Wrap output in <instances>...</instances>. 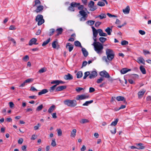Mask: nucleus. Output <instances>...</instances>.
Wrapping results in <instances>:
<instances>
[{
    "instance_id": "f257e3e1",
    "label": "nucleus",
    "mask_w": 151,
    "mask_h": 151,
    "mask_svg": "<svg viewBox=\"0 0 151 151\" xmlns=\"http://www.w3.org/2000/svg\"><path fill=\"white\" fill-rule=\"evenodd\" d=\"M93 45L94 47V50L95 51L99 54L101 55L103 52V49L104 47L103 45L101 43Z\"/></svg>"
},
{
    "instance_id": "f03ea898",
    "label": "nucleus",
    "mask_w": 151,
    "mask_h": 151,
    "mask_svg": "<svg viewBox=\"0 0 151 151\" xmlns=\"http://www.w3.org/2000/svg\"><path fill=\"white\" fill-rule=\"evenodd\" d=\"M106 55L108 60L111 61L114 58L115 54L113 50L110 49H106Z\"/></svg>"
},
{
    "instance_id": "7ed1b4c3",
    "label": "nucleus",
    "mask_w": 151,
    "mask_h": 151,
    "mask_svg": "<svg viewBox=\"0 0 151 151\" xmlns=\"http://www.w3.org/2000/svg\"><path fill=\"white\" fill-rule=\"evenodd\" d=\"M65 105L71 107H74L77 105V102L75 100L66 99L64 101Z\"/></svg>"
},
{
    "instance_id": "20e7f679",
    "label": "nucleus",
    "mask_w": 151,
    "mask_h": 151,
    "mask_svg": "<svg viewBox=\"0 0 151 151\" xmlns=\"http://www.w3.org/2000/svg\"><path fill=\"white\" fill-rule=\"evenodd\" d=\"M80 5V3H77L76 2H72L70 4V6L68 8V10L72 12H74L75 9L74 7H77Z\"/></svg>"
},
{
    "instance_id": "39448f33",
    "label": "nucleus",
    "mask_w": 151,
    "mask_h": 151,
    "mask_svg": "<svg viewBox=\"0 0 151 151\" xmlns=\"http://www.w3.org/2000/svg\"><path fill=\"white\" fill-rule=\"evenodd\" d=\"M79 13L82 16V17L80 18V21H86L88 16V15L87 12H85L84 10H82L79 11Z\"/></svg>"
},
{
    "instance_id": "423d86ee",
    "label": "nucleus",
    "mask_w": 151,
    "mask_h": 151,
    "mask_svg": "<svg viewBox=\"0 0 151 151\" xmlns=\"http://www.w3.org/2000/svg\"><path fill=\"white\" fill-rule=\"evenodd\" d=\"M94 2L93 1H91L88 4V6L90 9L89 11H93L97 9L96 6H94Z\"/></svg>"
},
{
    "instance_id": "0eeeda50",
    "label": "nucleus",
    "mask_w": 151,
    "mask_h": 151,
    "mask_svg": "<svg viewBox=\"0 0 151 151\" xmlns=\"http://www.w3.org/2000/svg\"><path fill=\"white\" fill-rule=\"evenodd\" d=\"M89 97V96L88 95H79L77 96L76 99L77 100H81L88 99Z\"/></svg>"
},
{
    "instance_id": "6e6552de",
    "label": "nucleus",
    "mask_w": 151,
    "mask_h": 151,
    "mask_svg": "<svg viewBox=\"0 0 151 151\" xmlns=\"http://www.w3.org/2000/svg\"><path fill=\"white\" fill-rule=\"evenodd\" d=\"M100 75L101 77L103 78L104 77L106 78H109L110 77L109 74L105 70L101 71L100 73Z\"/></svg>"
},
{
    "instance_id": "1a4fd4ad",
    "label": "nucleus",
    "mask_w": 151,
    "mask_h": 151,
    "mask_svg": "<svg viewBox=\"0 0 151 151\" xmlns=\"http://www.w3.org/2000/svg\"><path fill=\"white\" fill-rule=\"evenodd\" d=\"M136 145L138 146H140V147L137 148L135 146H132L130 147L132 149H137L138 150H142L145 148V147L142 146V143H137Z\"/></svg>"
},
{
    "instance_id": "9d476101",
    "label": "nucleus",
    "mask_w": 151,
    "mask_h": 151,
    "mask_svg": "<svg viewBox=\"0 0 151 151\" xmlns=\"http://www.w3.org/2000/svg\"><path fill=\"white\" fill-rule=\"evenodd\" d=\"M97 73L96 71H93L91 72L90 74V73L89 77L90 79L94 78L97 76Z\"/></svg>"
},
{
    "instance_id": "9b49d317",
    "label": "nucleus",
    "mask_w": 151,
    "mask_h": 151,
    "mask_svg": "<svg viewBox=\"0 0 151 151\" xmlns=\"http://www.w3.org/2000/svg\"><path fill=\"white\" fill-rule=\"evenodd\" d=\"M37 39L35 38H32L29 41V45H32L33 44L37 45L38 43H36V42L37 41Z\"/></svg>"
},
{
    "instance_id": "f8f14e48",
    "label": "nucleus",
    "mask_w": 151,
    "mask_h": 151,
    "mask_svg": "<svg viewBox=\"0 0 151 151\" xmlns=\"http://www.w3.org/2000/svg\"><path fill=\"white\" fill-rule=\"evenodd\" d=\"M64 78L66 80H70L73 79V77L72 75L68 73L67 75H65Z\"/></svg>"
},
{
    "instance_id": "ddd939ff",
    "label": "nucleus",
    "mask_w": 151,
    "mask_h": 151,
    "mask_svg": "<svg viewBox=\"0 0 151 151\" xmlns=\"http://www.w3.org/2000/svg\"><path fill=\"white\" fill-rule=\"evenodd\" d=\"M67 88L66 86H62L57 87L55 91V92H57L62 91L65 89Z\"/></svg>"
},
{
    "instance_id": "4468645a",
    "label": "nucleus",
    "mask_w": 151,
    "mask_h": 151,
    "mask_svg": "<svg viewBox=\"0 0 151 151\" xmlns=\"http://www.w3.org/2000/svg\"><path fill=\"white\" fill-rule=\"evenodd\" d=\"M44 9V7L42 5H39L37 6V7L35 11L37 13H38L42 11Z\"/></svg>"
},
{
    "instance_id": "2eb2a0df",
    "label": "nucleus",
    "mask_w": 151,
    "mask_h": 151,
    "mask_svg": "<svg viewBox=\"0 0 151 151\" xmlns=\"http://www.w3.org/2000/svg\"><path fill=\"white\" fill-rule=\"evenodd\" d=\"M66 47L68 49L69 51L71 52L73 49V46L70 43H68L66 45Z\"/></svg>"
},
{
    "instance_id": "dca6fc26",
    "label": "nucleus",
    "mask_w": 151,
    "mask_h": 151,
    "mask_svg": "<svg viewBox=\"0 0 151 151\" xmlns=\"http://www.w3.org/2000/svg\"><path fill=\"white\" fill-rule=\"evenodd\" d=\"M145 92L146 90L144 89H142V90L139 91L138 93L139 98H141L142 97Z\"/></svg>"
},
{
    "instance_id": "f3484780",
    "label": "nucleus",
    "mask_w": 151,
    "mask_h": 151,
    "mask_svg": "<svg viewBox=\"0 0 151 151\" xmlns=\"http://www.w3.org/2000/svg\"><path fill=\"white\" fill-rule=\"evenodd\" d=\"M98 31L99 34V35L101 36L106 37L107 36L106 33L103 32L102 30L101 29H98Z\"/></svg>"
},
{
    "instance_id": "a211bd4d",
    "label": "nucleus",
    "mask_w": 151,
    "mask_h": 151,
    "mask_svg": "<svg viewBox=\"0 0 151 151\" xmlns=\"http://www.w3.org/2000/svg\"><path fill=\"white\" fill-rule=\"evenodd\" d=\"M116 100L118 101H123L124 103L127 104V102L126 101L125 98L122 96H119L116 97Z\"/></svg>"
},
{
    "instance_id": "6ab92c4d",
    "label": "nucleus",
    "mask_w": 151,
    "mask_h": 151,
    "mask_svg": "<svg viewBox=\"0 0 151 151\" xmlns=\"http://www.w3.org/2000/svg\"><path fill=\"white\" fill-rule=\"evenodd\" d=\"M130 8L129 6H127L124 9H123V12L125 14H128L130 11Z\"/></svg>"
},
{
    "instance_id": "aec40b11",
    "label": "nucleus",
    "mask_w": 151,
    "mask_h": 151,
    "mask_svg": "<svg viewBox=\"0 0 151 151\" xmlns=\"http://www.w3.org/2000/svg\"><path fill=\"white\" fill-rule=\"evenodd\" d=\"M81 50L84 56L85 57H87L88 55V52L83 47L82 48Z\"/></svg>"
},
{
    "instance_id": "412c9836",
    "label": "nucleus",
    "mask_w": 151,
    "mask_h": 151,
    "mask_svg": "<svg viewBox=\"0 0 151 151\" xmlns=\"http://www.w3.org/2000/svg\"><path fill=\"white\" fill-rule=\"evenodd\" d=\"M56 31L57 32V34L56 35V36H58L59 35L62 34L63 32V29L60 27L56 29Z\"/></svg>"
},
{
    "instance_id": "4be33fe9",
    "label": "nucleus",
    "mask_w": 151,
    "mask_h": 151,
    "mask_svg": "<svg viewBox=\"0 0 151 151\" xmlns=\"http://www.w3.org/2000/svg\"><path fill=\"white\" fill-rule=\"evenodd\" d=\"M113 27V26L111 27V28L108 27L106 29H105V31L108 34V35H111V32H112V28Z\"/></svg>"
},
{
    "instance_id": "5701e85b",
    "label": "nucleus",
    "mask_w": 151,
    "mask_h": 151,
    "mask_svg": "<svg viewBox=\"0 0 151 151\" xmlns=\"http://www.w3.org/2000/svg\"><path fill=\"white\" fill-rule=\"evenodd\" d=\"M131 70L130 69H128L127 68H124L122 69L120 72L122 74H124Z\"/></svg>"
},
{
    "instance_id": "b1692460",
    "label": "nucleus",
    "mask_w": 151,
    "mask_h": 151,
    "mask_svg": "<svg viewBox=\"0 0 151 151\" xmlns=\"http://www.w3.org/2000/svg\"><path fill=\"white\" fill-rule=\"evenodd\" d=\"M43 19V17L41 14H38L36 17L35 19L36 22H38L40 20H41Z\"/></svg>"
},
{
    "instance_id": "393cba45",
    "label": "nucleus",
    "mask_w": 151,
    "mask_h": 151,
    "mask_svg": "<svg viewBox=\"0 0 151 151\" xmlns=\"http://www.w3.org/2000/svg\"><path fill=\"white\" fill-rule=\"evenodd\" d=\"M55 105H52L49 108L48 111V112L49 113H51L55 109Z\"/></svg>"
},
{
    "instance_id": "a878e982",
    "label": "nucleus",
    "mask_w": 151,
    "mask_h": 151,
    "mask_svg": "<svg viewBox=\"0 0 151 151\" xmlns=\"http://www.w3.org/2000/svg\"><path fill=\"white\" fill-rule=\"evenodd\" d=\"M35 4L33 5V7L40 5L41 2L39 0H35L34 1Z\"/></svg>"
},
{
    "instance_id": "bb28decb",
    "label": "nucleus",
    "mask_w": 151,
    "mask_h": 151,
    "mask_svg": "<svg viewBox=\"0 0 151 151\" xmlns=\"http://www.w3.org/2000/svg\"><path fill=\"white\" fill-rule=\"evenodd\" d=\"M58 40H55L53 41L52 43V47L54 48H56L57 47V45L58 44V42H57Z\"/></svg>"
},
{
    "instance_id": "cd10ccee",
    "label": "nucleus",
    "mask_w": 151,
    "mask_h": 151,
    "mask_svg": "<svg viewBox=\"0 0 151 151\" xmlns=\"http://www.w3.org/2000/svg\"><path fill=\"white\" fill-rule=\"evenodd\" d=\"M48 92V90L47 89H44L42 90L41 91L38 93L39 95H40L42 94L46 93Z\"/></svg>"
},
{
    "instance_id": "c85d7f7f",
    "label": "nucleus",
    "mask_w": 151,
    "mask_h": 151,
    "mask_svg": "<svg viewBox=\"0 0 151 151\" xmlns=\"http://www.w3.org/2000/svg\"><path fill=\"white\" fill-rule=\"evenodd\" d=\"M144 59L141 57H139L138 58L137 60V62L139 63H141L145 65V63L144 62Z\"/></svg>"
},
{
    "instance_id": "c756f323",
    "label": "nucleus",
    "mask_w": 151,
    "mask_h": 151,
    "mask_svg": "<svg viewBox=\"0 0 151 151\" xmlns=\"http://www.w3.org/2000/svg\"><path fill=\"white\" fill-rule=\"evenodd\" d=\"M50 38H49L48 39L44 41L42 44V46L43 47L47 45L50 41Z\"/></svg>"
},
{
    "instance_id": "7c9ffc66",
    "label": "nucleus",
    "mask_w": 151,
    "mask_h": 151,
    "mask_svg": "<svg viewBox=\"0 0 151 151\" xmlns=\"http://www.w3.org/2000/svg\"><path fill=\"white\" fill-rule=\"evenodd\" d=\"M139 68L140 71L143 74H145L146 73V70L143 66L141 65Z\"/></svg>"
},
{
    "instance_id": "2f4dec72",
    "label": "nucleus",
    "mask_w": 151,
    "mask_h": 151,
    "mask_svg": "<svg viewBox=\"0 0 151 151\" xmlns=\"http://www.w3.org/2000/svg\"><path fill=\"white\" fill-rule=\"evenodd\" d=\"M74 44L76 46L80 47L81 48L82 47L81 43L78 41H75L74 42Z\"/></svg>"
},
{
    "instance_id": "473e14b6",
    "label": "nucleus",
    "mask_w": 151,
    "mask_h": 151,
    "mask_svg": "<svg viewBox=\"0 0 151 151\" xmlns=\"http://www.w3.org/2000/svg\"><path fill=\"white\" fill-rule=\"evenodd\" d=\"M77 77L78 78H79L82 77L83 76V73L82 71H78L76 74Z\"/></svg>"
},
{
    "instance_id": "72a5a7b5",
    "label": "nucleus",
    "mask_w": 151,
    "mask_h": 151,
    "mask_svg": "<svg viewBox=\"0 0 151 151\" xmlns=\"http://www.w3.org/2000/svg\"><path fill=\"white\" fill-rule=\"evenodd\" d=\"M93 102V100L86 101L83 104V106H88L89 104L92 103Z\"/></svg>"
},
{
    "instance_id": "f704fd0d",
    "label": "nucleus",
    "mask_w": 151,
    "mask_h": 151,
    "mask_svg": "<svg viewBox=\"0 0 151 151\" xmlns=\"http://www.w3.org/2000/svg\"><path fill=\"white\" fill-rule=\"evenodd\" d=\"M76 129H73L71 132L70 136L73 137H75L76 135Z\"/></svg>"
},
{
    "instance_id": "c9c22d12",
    "label": "nucleus",
    "mask_w": 151,
    "mask_h": 151,
    "mask_svg": "<svg viewBox=\"0 0 151 151\" xmlns=\"http://www.w3.org/2000/svg\"><path fill=\"white\" fill-rule=\"evenodd\" d=\"M80 123L81 124L86 123L89 122V121L86 119H82L80 122Z\"/></svg>"
},
{
    "instance_id": "e433bc0d",
    "label": "nucleus",
    "mask_w": 151,
    "mask_h": 151,
    "mask_svg": "<svg viewBox=\"0 0 151 151\" xmlns=\"http://www.w3.org/2000/svg\"><path fill=\"white\" fill-rule=\"evenodd\" d=\"M97 5L99 6H105V4L104 1H102L101 0V1H99L97 4Z\"/></svg>"
},
{
    "instance_id": "4c0bfd02",
    "label": "nucleus",
    "mask_w": 151,
    "mask_h": 151,
    "mask_svg": "<svg viewBox=\"0 0 151 151\" xmlns=\"http://www.w3.org/2000/svg\"><path fill=\"white\" fill-rule=\"evenodd\" d=\"M119 119L117 118L111 124V125L116 126L118 122Z\"/></svg>"
},
{
    "instance_id": "58836bf2",
    "label": "nucleus",
    "mask_w": 151,
    "mask_h": 151,
    "mask_svg": "<svg viewBox=\"0 0 151 151\" xmlns=\"http://www.w3.org/2000/svg\"><path fill=\"white\" fill-rule=\"evenodd\" d=\"M95 22V21L93 20H88L86 22V23L88 25L92 26L94 24Z\"/></svg>"
},
{
    "instance_id": "ea45409f",
    "label": "nucleus",
    "mask_w": 151,
    "mask_h": 151,
    "mask_svg": "<svg viewBox=\"0 0 151 151\" xmlns=\"http://www.w3.org/2000/svg\"><path fill=\"white\" fill-rule=\"evenodd\" d=\"M99 17L100 19H103L106 17V15L105 13H102L101 15H99Z\"/></svg>"
},
{
    "instance_id": "a19ab883",
    "label": "nucleus",
    "mask_w": 151,
    "mask_h": 151,
    "mask_svg": "<svg viewBox=\"0 0 151 151\" xmlns=\"http://www.w3.org/2000/svg\"><path fill=\"white\" fill-rule=\"evenodd\" d=\"M55 32V30L54 29H51L50 30L49 35L51 36L53 35Z\"/></svg>"
},
{
    "instance_id": "79ce46f5",
    "label": "nucleus",
    "mask_w": 151,
    "mask_h": 151,
    "mask_svg": "<svg viewBox=\"0 0 151 151\" xmlns=\"http://www.w3.org/2000/svg\"><path fill=\"white\" fill-rule=\"evenodd\" d=\"M99 40L101 43H103L107 40V39L104 37H100L99 38Z\"/></svg>"
},
{
    "instance_id": "37998d69",
    "label": "nucleus",
    "mask_w": 151,
    "mask_h": 151,
    "mask_svg": "<svg viewBox=\"0 0 151 151\" xmlns=\"http://www.w3.org/2000/svg\"><path fill=\"white\" fill-rule=\"evenodd\" d=\"M43 107V106L42 104L38 106L36 109V111H41Z\"/></svg>"
},
{
    "instance_id": "c03bdc74",
    "label": "nucleus",
    "mask_w": 151,
    "mask_h": 151,
    "mask_svg": "<svg viewBox=\"0 0 151 151\" xmlns=\"http://www.w3.org/2000/svg\"><path fill=\"white\" fill-rule=\"evenodd\" d=\"M44 22L45 20L43 19L41 20H40L38 21L37 24L39 26L41 25Z\"/></svg>"
},
{
    "instance_id": "a18cd8bd",
    "label": "nucleus",
    "mask_w": 151,
    "mask_h": 151,
    "mask_svg": "<svg viewBox=\"0 0 151 151\" xmlns=\"http://www.w3.org/2000/svg\"><path fill=\"white\" fill-rule=\"evenodd\" d=\"M90 72L89 71H87L85 72L84 74V76L83 77V79H86L87 77L89 75Z\"/></svg>"
},
{
    "instance_id": "49530a36",
    "label": "nucleus",
    "mask_w": 151,
    "mask_h": 151,
    "mask_svg": "<svg viewBox=\"0 0 151 151\" xmlns=\"http://www.w3.org/2000/svg\"><path fill=\"white\" fill-rule=\"evenodd\" d=\"M55 140V139H53L52 140L51 145L53 147H55L56 145Z\"/></svg>"
},
{
    "instance_id": "de8ad7c7",
    "label": "nucleus",
    "mask_w": 151,
    "mask_h": 151,
    "mask_svg": "<svg viewBox=\"0 0 151 151\" xmlns=\"http://www.w3.org/2000/svg\"><path fill=\"white\" fill-rule=\"evenodd\" d=\"M51 83L52 84H56L58 85L59 84V80H55L51 82Z\"/></svg>"
},
{
    "instance_id": "09e8293b",
    "label": "nucleus",
    "mask_w": 151,
    "mask_h": 151,
    "mask_svg": "<svg viewBox=\"0 0 151 151\" xmlns=\"http://www.w3.org/2000/svg\"><path fill=\"white\" fill-rule=\"evenodd\" d=\"M93 40L94 41V42H93V43L92 44V45H96L97 44H98V43H100V42H97V39L96 38H95L94 37H93Z\"/></svg>"
},
{
    "instance_id": "8fccbe9b",
    "label": "nucleus",
    "mask_w": 151,
    "mask_h": 151,
    "mask_svg": "<svg viewBox=\"0 0 151 151\" xmlns=\"http://www.w3.org/2000/svg\"><path fill=\"white\" fill-rule=\"evenodd\" d=\"M102 59L103 60L105 61L107 63H108L109 62L108 61L109 60H108V59L107 58V56L106 57V56H104L102 58Z\"/></svg>"
},
{
    "instance_id": "3c124183",
    "label": "nucleus",
    "mask_w": 151,
    "mask_h": 151,
    "mask_svg": "<svg viewBox=\"0 0 151 151\" xmlns=\"http://www.w3.org/2000/svg\"><path fill=\"white\" fill-rule=\"evenodd\" d=\"M104 80V78L101 77L99 79H97V80L96 81V82L98 83H101L102 81H103Z\"/></svg>"
},
{
    "instance_id": "603ef678",
    "label": "nucleus",
    "mask_w": 151,
    "mask_h": 151,
    "mask_svg": "<svg viewBox=\"0 0 151 151\" xmlns=\"http://www.w3.org/2000/svg\"><path fill=\"white\" fill-rule=\"evenodd\" d=\"M128 44V42L127 41L124 40L121 42V44L122 45H127Z\"/></svg>"
},
{
    "instance_id": "864d4df0",
    "label": "nucleus",
    "mask_w": 151,
    "mask_h": 151,
    "mask_svg": "<svg viewBox=\"0 0 151 151\" xmlns=\"http://www.w3.org/2000/svg\"><path fill=\"white\" fill-rule=\"evenodd\" d=\"M33 79L32 78H29L25 81V82L27 83H30L32 82L33 81Z\"/></svg>"
},
{
    "instance_id": "5fc2aeb1",
    "label": "nucleus",
    "mask_w": 151,
    "mask_h": 151,
    "mask_svg": "<svg viewBox=\"0 0 151 151\" xmlns=\"http://www.w3.org/2000/svg\"><path fill=\"white\" fill-rule=\"evenodd\" d=\"M98 30H96V31L93 32V37L95 38H96L97 35H98Z\"/></svg>"
},
{
    "instance_id": "6e6d98bb",
    "label": "nucleus",
    "mask_w": 151,
    "mask_h": 151,
    "mask_svg": "<svg viewBox=\"0 0 151 151\" xmlns=\"http://www.w3.org/2000/svg\"><path fill=\"white\" fill-rule=\"evenodd\" d=\"M46 69H45L44 68H42L40 70L38 71L39 73H44L46 71Z\"/></svg>"
},
{
    "instance_id": "4d7b16f0",
    "label": "nucleus",
    "mask_w": 151,
    "mask_h": 151,
    "mask_svg": "<svg viewBox=\"0 0 151 151\" xmlns=\"http://www.w3.org/2000/svg\"><path fill=\"white\" fill-rule=\"evenodd\" d=\"M83 88L81 87H77L76 88V90L77 92H79L83 90Z\"/></svg>"
},
{
    "instance_id": "13d9d810",
    "label": "nucleus",
    "mask_w": 151,
    "mask_h": 151,
    "mask_svg": "<svg viewBox=\"0 0 151 151\" xmlns=\"http://www.w3.org/2000/svg\"><path fill=\"white\" fill-rule=\"evenodd\" d=\"M29 59V57L28 55H26L23 58V60L24 61H27Z\"/></svg>"
},
{
    "instance_id": "bf43d9fd",
    "label": "nucleus",
    "mask_w": 151,
    "mask_h": 151,
    "mask_svg": "<svg viewBox=\"0 0 151 151\" xmlns=\"http://www.w3.org/2000/svg\"><path fill=\"white\" fill-rule=\"evenodd\" d=\"M55 89V88H54V87H53V86H51V87H50L49 88V91L50 92H53L54 91Z\"/></svg>"
},
{
    "instance_id": "052dcab7",
    "label": "nucleus",
    "mask_w": 151,
    "mask_h": 151,
    "mask_svg": "<svg viewBox=\"0 0 151 151\" xmlns=\"http://www.w3.org/2000/svg\"><path fill=\"white\" fill-rule=\"evenodd\" d=\"M58 135L59 136H61L62 135V131L61 129H57Z\"/></svg>"
},
{
    "instance_id": "680f3d73",
    "label": "nucleus",
    "mask_w": 151,
    "mask_h": 151,
    "mask_svg": "<svg viewBox=\"0 0 151 151\" xmlns=\"http://www.w3.org/2000/svg\"><path fill=\"white\" fill-rule=\"evenodd\" d=\"M101 23L100 22H96L95 24V25L96 27H98L101 24Z\"/></svg>"
},
{
    "instance_id": "e2e57ef3",
    "label": "nucleus",
    "mask_w": 151,
    "mask_h": 151,
    "mask_svg": "<svg viewBox=\"0 0 151 151\" xmlns=\"http://www.w3.org/2000/svg\"><path fill=\"white\" fill-rule=\"evenodd\" d=\"M9 103L10 108H12L14 107V105L13 102H10Z\"/></svg>"
},
{
    "instance_id": "0e129e2a",
    "label": "nucleus",
    "mask_w": 151,
    "mask_h": 151,
    "mask_svg": "<svg viewBox=\"0 0 151 151\" xmlns=\"http://www.w3.org/2000/svg\"><path fill=\"white\" fill-rule=\"evenodd\" d=\"M40 126V124L38 123L37 126L34 127V129L35 130H37L39 129V127Z\"/></svg>"
},
{
    "instance_id": "69168bd1",
    "label": "nucleus",
    "mask_w": 151,
    "mask_h": 151,
    "mask_svg": "<svg viewBox=\"0 0 151 151\" xmlns=\"http://www.w3.org/2000/svg\"><path fill=\"white\" fill-rule=\"evenodd\" d=\"M78 7V9L81 10H84V6L83 5H80Z\"/></svg>"
},
{
    "instance_id": "338daca9",
    "label": "nucleus",
    "mask_w": 151,
    "mask_h": 151,
    "mask_svg": "<svg viewBox=\"0 0 151 151\" xmlns=\"http://www.w3.org/2000/svg\"><path fill=\"white\" fill-rule=\"evenodd\" d=\"M23 141V139L22 138H20L18 140V142L19 144H22Z\"/></svg>"
},
{
    "instance_id": "774afa93",
    "label": "nucleus",
    "mask_w": 151,
    "mask_h": 151,
    "mask_svg": "<svg viewBox=\"0 0 151 151\" xmlns=\"http://www.w3.org/2000/svg\"><path fill=\"white\" fill-rule=\"evenodd\" d=\"M95 91V89L93 87H90L89 89V92L90 93H92Z\"/></svg>"
}]
</instances>
